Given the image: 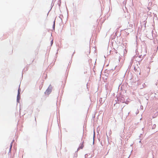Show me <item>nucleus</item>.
I'll return each instance as SVG.
<instances>
[{
  "mask_svg": "<svg viewBox=\"0 0 158 158\" xmlns=\"http://www.w3.org/2000/svg\"><path fill=\"white\" fill-rule=\"evenodd\" d=\"M84 147L83 144H82L81 145V146L79 147V148L80 149H82Z\"/></svg>",
  "mask_w": 158,
  "mask_h": 158,
  "instance_id": "obj_1",
  "label": "nucleus"
},
{
  "mask_svg": "<svg viewBox=\"0 0 158 158\" xmlns=\"http://www.w3.org/2000/svg\"><path fill=\"white\" fill-rule=\"evenodd\" d=\"M12 143H11V144H10V151H11V148H12Z\"/></svg>",
  "mask_w": 158,
  "mask_h": 158,
  "instance_id": "obj_2",
  "label": "nucleus"
},
{
  "mask_svg": "<svg viewBox=\"0 0 158 158\" xmlns=\"http://www.w3.org/2000/svg\"><path fill=\"white\" fill-rule=\"evenodd\" d=\"M53 40H52L51 41V44H53Z\"/></svg>",
  "mask_w": 158,
  "mask_h": 158,
  "instance_id": "obj_3",
  "label": "nucleus"
},
{
  "mask_svg": "<svg viewBox=\"0 0 158 158\" xmlns=\"http://www.w3.org/2000/svg\"><path fill=\"white\" fill-rule=\"evenodd\" d=\"M53 26H54V27H55V23H54L53 24Z\"/></svg>",
  "mask_w": 158,
  "mask_h": 158,
  "instance_id": "obj_4",
  "label": "nucleus"
}]
</instances>
